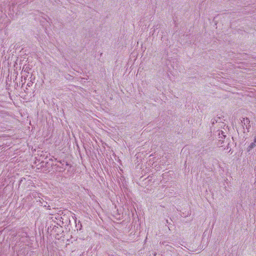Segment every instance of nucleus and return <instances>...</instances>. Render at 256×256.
<instances>
[{
    "label": "nucleus",
    "mask_w": 256,
    "mask_h": 256,
    "mask_svg": "<svg viewBox=\"0 0 256 256\" xmlns=\"http://www.w3.org/2000/svg\"><path fill=\"white\" fill-rule=\"evenodd\" d=\"M256 146V140L254 142H252L248 148V150L250 151V150Z\"/></svg>",
    "instance_id": "f257e3e1"
},
{
    "label": "nucleus",
    "mask_w": 256,
    "mask_h": 256,
    "mask_svg": "<svg viewBox=\"0 0 256 256\" xmlns=\"http://www.w3.org/2000/svg\"><path fill=\"white\" fill-rule=\"evenodd\" d=\"M30 84H28V86H30Z\"/></svg>",
    "instance_id": "f03ea898"
},
{
    "label": "nucleus",
    "mask_w": 256,
    "mask_h": 256,
    "mask_svg": "<svg viewBox=\"0 0 256 256\" xmlns=\"http://www.w3.org/2000/svg\"><path fill=\"white\" fill-rule=\"evenodd\" d=\"M30 84H28V86H30Z\"/></svg>",
    "instance_id": "7ed1b4c3"
}]
</instances>
